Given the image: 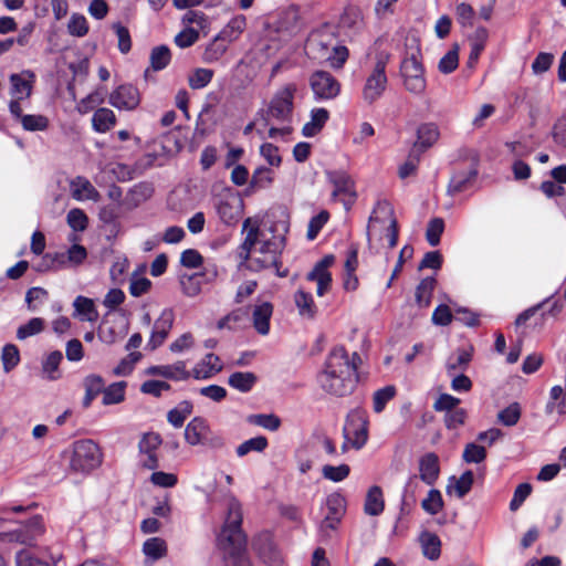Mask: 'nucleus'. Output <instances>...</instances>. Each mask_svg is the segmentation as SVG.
Wrapping results in <instances>:
<instances>
[{
  "label": "nucleus",
  "mask_w": 566,
  "mask_h": 566,
  "mask_svg": "<svg viewBox=\"0 0 566 566\" xmlns=\"http://www.w3.org/2000/svg\"><path fill=\"white\" fill-rule=\"evenodd\" d=\"M295 92V85L287 84L273 94L265 107L258 111L259 123L263 126L261 128L263 135L284 142L291 138L294 130L292 120Z\"/></svg>",
  "instance_id": "obj_1"
},
{
  "label": "nucleus",
  "mask_w": 566,
  "mask_h": 566,
  "mask_svg": "<svg viewBox=\"0 0 566 566\" xmlns=\"http://www.w3.org/2000/svg\"><path fill=\"white\" fill-rule=\"evenodd\" d=\"M241 504L232 499L228 505V516L219 535V542L233 559L232 566H252L251 560L245 555L247 536L241 528Z\"/></svg>",
  "instance_id": "obj_2"
},
{
  "label": "nucleus",
  "mask_w": 566,
  "mask_h": 566,
  "mask_svg": "<svg viewBox=\"0 0 566 566\" xmlns=\"http://www.w3.org/2000/svg\"><path fill=\"white\" fill-rule=\"evenodd\" d=\"M103 461V453L97 443L91 439L73 442L70 468L74 472L90 473L97 469Z\"/></svg>",
  "instance_id": "obj_3"
},
{
  "label": "nucleus",
  "mask_w": 566,
  "mask_h": 566,
  "mask_svg": "<svg viewBox=\"0 0 566 566\" xmlns=\"http://www.w3.org/2000/svg\"><path fill=\"white\" fill-rule=\"evenodd\" d=\"M400 75L408 92L415 95L424 93L427 81L419 45L408 56L402 59L400 63Z\"/></svg>",
  "instance_id": "obj_4"
},
{
  "label": "nucleus",
  "mask_w": 566,
  "mask_h": 566,
  "mask_svg": "<svg viewBox=\"0 0 566 566\" xmlns=\"http://www.w3.org/2000/svg\"><path fill=\"white\" fill-rule=\"evenodd\" d=\"M376 62L373 72L367 77L364 86V98L368 103H374L385 92L388 83L386 67L390 59L387 52H379L376 54Z\"/></svg>",
  "instance_id": "obj_5"
},
{
  "label": "nucleus",
  "mask_w": 566,
  "mask_h": 566,
  "mask_svg": "<svg viewBox=\"0 0 566 566\" xmlns=\"http://www.w3.org/2000/svg\"><path fill=\"white\" fill-rule=\"evenodd\" d=\"M360 364L361 358L358 353H354L349 358L344 346H336L328 354L323 371L358 377L357 369Z\"/></svg>",
  "instance_id": "obj_6"
},
{
  "label": "nucleus",
  "mask_w": 566,
  "mask_h": 566,
  "mask_svg": "<svg viewBox=\"0 0 566 566\" xmlns=\"http://www.w3.org/2000/svg\"><path fill=\"white\" fill-rule=\"evenodd\" d=\"M310 86L316 102L331 101L340 93L339 81L328 71L316 70L310 76Z\"/></svg>",
  "instance_id": "obj_7"
},
{
  "label": "nucleus",
  "mask_w": 566,
  "mask_h": 566,
  "mask_svg": "<svg viewBox=\"0 0 566 566\" xmlns=\"http://www.w3.org/2000/svg\"><path fill=\"white\" fill-rule=\"evenodd\" d=\"M245 18L244 15H239L232 18L228 24L214 36L213 41L206 48V55L209 60L219 59L226 51V45L217 44L219 40L232 42L238 39V36L245 29Z\"/></svg>",
  "instance_id": "obj_8"
},
{
  "label": "nucleus",
  "mask_w": 566,
  "mask_h": 566,
  "mask_svg": "<svg viewBox=\"0 0 566 566\" xmlns=\"http://www.w3.org/2000/svg\"><path fill=\"white\" fill-rule=\"evenodd\" d=\"M44 533L43 520L40 515H35L28 520L17 530L0 533V541L3 543H20L32 545L33 542Z\"/></svg>",
  "instance_id": "obj_9"
},
{
  "label": "nucleus",
  "mask_w": 566,
  "mask_h": 566,
  "mask_svg": "<svg viewBox=\"0 0 566 566\" xmlns=\"http://www.w3.org/2000/svg\"><path fill=\"white\" fill-rule=\"evenodd\" d=\"M318 382L327 394L337 397H345L354 391L358 382V377L322 371L318 375Z\"/></svg>",
  "instance_id": "obj_10"
},
{
  "label": "nucleus",
  "mask_w": 566,
  "mask_h": 566,
  "mask_svg": "<svg viewBox=\"0 0 566 566\" xmlns=\"http://www.w3.org/2000/svg\"><path fill=\"white\" fill-rule=\"evenodd\" d=\"M327 513L319 524V532L329 536V531H335L346 512L345 499L339 493H332L326 497Z\"/></svg>",
  "instance_id": "obj_11"
},
{
  "label": "nucleus",
  "mask_w": 566,
  "mask_h": 566,
  "mask_svg": "<svg viewBox=\"0 0 566 566\" xmlns=\"http://www.w3.org/2000/svg\"><path fill=\"white\" fill-rule=\"evenodd\" d=\"M174 311L171 308H165L153 325V331L146 349L153 352L165 343L174 326Z\"/></svg>",
  "instance_id": "obj_12"
},
{
  "label": "nucleus",
  "mask_w": 566,
  "mask_h": 566,
  "mask_svg": "<svg viewBox=\"0 0 566 566\" xmlns=\"http://www.w3.org/2000/svg\"><path fill=\"white\" fill-rule=\"evenodd\" d=\"M469 160L471 161V166L468 171L455 172L451 177L447 189L448 195L454 196L469 190L473 186L479 174V155L476 153H470Z\"/></svg>",
  "instance_id": "obj_13"
},
{
  "label": "nucleus",
  "mask_w": 566,
  "mask_h": 566,
  "mask_svg": "<svg viewBox=\"0 0 566 566\" xmlns=\"http://www.w3.org/2000/svg\"><path fill=\"white\" fill-rule=\"evenodd\" d=\"M108 102L119 111H133L140 103V94L133 84H122L111 93Z\"/></svg>",
  "instance_id": "obj_14"
},
{
  "label": "nucleus",
  "mask_w": 566,
  "mask_h": 566,
  "mask_svg": "<svg viewBox=\"0 0 566 566\" xmlns=\"http://www.w3.org/2000/svg\"><path fill=\"white\" fill-rule=\"evenodd\" d=\"M285 247V237L280 235L277 239L276 247L273 248V254L255 256L251 259L250 269L252 271H262L269 268H275L276 275L280 277H285L289 274L287 270L281 271V253Z\"/></svg>",
  "instance_id": "obj_15"
},
{
  "label": "nucleus",
  "mask_w": 566,
  "mask_h": 566,
  "mask_svg": "<svg viewBox=\"0 0 566 566\" xmlns=\"http://www.w3.org/2000/svg\"><path fill=\"white\" fill-rule=\"evenodd\" d=\"M253 549L269 566H281L282 557L269 533L259 534L252 542Z\"/></svg>",
  "instance_id": "obj_16"
},
{
  "label": "nucleus",
  "mask_w": 566,
  "mask_h": 566,
  "mask_svg": "<svg viewBox=\"0 0 566 566\" xmlns=\"http://www.w3.org/2000/svg\"><path fill=\"white\" fill-rule=\"evenodd\" d=\"M329 181L334 185L335 189L333 191V196L336 197L338 195H344L348 197L344 199V205L348 208L354 203L356 199V192L354 190V181L352 178L344 171H332L328 172Z\"/></svg>",
  "instance_id": "obj_17"
},
{
  "label": "nucleus",
  "mask_w": 566,
  "mask_h": 566,
  "mask_svg": "<svg viewBox=\"0 0 566 566\" xmlns=\"http://www.w3.org/2000/svg\"><path fill=\"white\" fill-rule=\"evenodd\" d=\"M344 434L346 439H349L350 434L354 436L352 442L355 449H360L367 441V421L358 413L350 415L344 427Z\"/></svg>",
  "instance_id": "obj_18"
},
{
  "label": "nucleus",
  "mask_w": 566,
  "mask_h": 566,
  "mask_svg": "<svg viewBox=\"0 0 566 566\" xmlns=\"http://www.w3.org/2000/svg\"><path fill=\"white\" fill-rule=\"evenodd\" d=\"M432 144H412L406 160L398 168V176L406 179L416 175L421 157L428 151Z\"/></svg>",
  "instance_id": "obj_19"
},
{
  "label": "nucleus",
  "mask_w": 566,
  "mask_h": 566,
  "mask_svg": "<svg viewBox=\"0 0 566 566\" xmlns=\"http://www.w3.org/2000/svg\"><path fill=\"white\" fill-rule=\"evenodd\" d=\"M243 210V202L240 198L230 197L221 199L217 205V212L221 221L228 226L239 221Z\"/></svg>",
  "instance_id": "obj_20"
},
{
  "label": "nucleus",
  "mask_w": 566,
  "mask_h": 566,
  "mask_svg": "<svg viewBox=\"0 0 566 566\" xmlns=\"http://www.w3.org/2000/svg\"><path fill=\"white\" fill-rule=\"evenodd\" d=\"M440 474L439 457L428 452L419 459V475L424 484L432 486Z\"/></svg>",
  "instance_id": "obj_21"
},
{
  "label": "nucleus",
  "mask_w": 566,
  "mask_h": 566,
  "mask_svg": "<svg viewBox=\"0 0 566 566\" xmlns=\"http://www.w3.org/2000/svg\"><path fill=\"white\" fill-rule=\"evenodd\" d=\"M157 148L148 151L145 156V166H164L170 158L181 150V144H154Z\"/></svg>",
  "instance_id": "obj_22"
},
{
  "label": "nucleus",
  "mask_w": 566,
  "mask_h": 566,
  "mask_svg": "<svg viewBox=\"0 0 566 566\" xmlns=\"http://www.w3.org/2000/svg\"><path fill=\"white\" fill-rule=\"evenodd\" d=\"M146 373L171 380H187L190 377V371L186 370V364L182 360L172 365L150 366Z\"/></svg>",
  "instance_id": "obj_23"
},
{
  "label": "nucleus",
  "mask_w": 566,
  "mask_h": 566,
  "mask_svg": "<svg viewBox=\"0 0 566 566\" xmlns=\"http://www.w3.org/2000/svg\"><path fill=\"white\" fill-rule=\"evenodd\" d=\"M423 481L417 474L411 475L403 489L401 513H409L417 503L418 494L423 491Z\"/></svg>",
  "instance_id": "obj_24"
},
{
  "label": "nucleus",
  "mask_w": 566,
  "mask_h": 566,
  "mask_svg": "<svg viewBox=\"0 0 566 566\" xmlns=\"http://www.w3.org/2000/svg\"><path fill=\"white\" fill-rule=\"evenodd\" d=\"M222 370L219 356L209 353L190 373L196 379H208Z\"/></svg>",
  "instance_id": "obj_25"
},
{
  "label": "nucleus",
  "mask_w": 566,
  "mask_h": 566,
  "mask_svg": "<svg viewBox=\"0 0 566 566\" xmlns=\"http://www.w3.org/2000/svg\"><path fill=\"white\" fill-rule=\"evenodd\" d=\"M272 314L273 305L270 302H263L262 304L254 306L252 312L253 327L259 334H269Z\"/></svg>",
  "instance_id": "obj_26"
},
{
  "label": "nucleus",
  "mask_w": 566,
  "mask_h": 566,
  "mask_svg": "<svg viewBox=\"0 0 566 566\" xmlns=\"http://www.w3.org/2000/svg\"><path fill=\"white\" fill-rule=\"evenodd\" d=\"M209 423L205 418L195 417L185 429V440L190 446H201L205 436L209 429Z\"/></svg>",
  "instance_id": "obj_27"
},
{
  "label": "nucleus",
  "mask_w": 566,
  "mask_h": 566,
  "mask_svg": "<svg viewBox=\"0 0 566 566\" xmlns=\"http://www.w3.org/2000/svg\"><path fill=\"white\" fill-rule=\"evenodd\" d=\"M83 386L85 396L82 405L84 408H88L98 395L104 394L105 380L99 375L91 374L83 379Z\"/></svg>",
  "instance_id": "obj_28"
},
{
  "label": "nucleus",
  "mask_w": 566,
  "mask_h": 566,
  "mask_svg": "<svg viewBox=\"0 0 566 566\" xmlns=\"http://www.w3.org/2000/svg\"><path fill=\"white\" fill-rule=\"evenodd\" d=\"M328 118L329 113L326 108H313L311 111V120L305 123V125L302 128L303 136L307 138L314 137L322 130Z\"/></svg>",
  "instance_id": "obj_29"
},
{
  "label": "nucleus",
  "mask_w": 566,
  "mask_h": 566,
  "mask_svg": "<svg viewBox=\"0 0 566 566\" xmlns=\"http://www.w3.org/2000/svg\"><path fill=\"white\" fill-rule=\"evenodd\" d=\"M423 555L430 559L436 560L441 554V541L438 535L430 532H422L419 536Z\"/></svg>",
  "instance_id": "obj_30"
},
{
  "label": "nucleus",
  "mask_w": 566,
  "mask_h": 566,
  "mask_svg": "<svg viewBox=\"0 0 566 566\" xmlns=\"http://www.w3.org/2000/svg\"><path fill=\"white\" fill-rule=\"evenodd\" d=\"M294 303L298 310V314L302 317H306L308 319H313L315 317L317 307L311 293H307L303 290H297L294 294Z\"/></svg>",
  "instance_id": "obj_31"
},
{
  "label": "nucleus",
  "mask_w": 566,
  "mask_h": 566,
  "mask_svg": "<svg viewBox=\"0 0 566 566\" xmlns=\"http://www.w3.org/2000/svg\"><path fill=\"white\" fill-rule=\"evenodd\" d=\"M474 474L471 470H467L459 479L451 476L447 486V492L451 493L452 488L459 499L464 497L472 489Z\"/></svg>",
  "instance_id": "obj_32"
},
{
  "label": "nucleus",
  "mask_w": 566,
  "mask_h": 566,
  "mask_svg": "<svg viewBox=\"0 0 566 566\" xmlns=\"http://www.w3.org/2000/svg\"><path fill=\"white\" fill-rule=\"evenodd\" d=\"M256 381L258 376L252 371H235L228 378L229 386L241 392H249Z\"/></svg>",
  "instance_id": "obj_33"
},
{
  "label": "nucleus",
  "mask_w": 566,
  "mask_h": 566,
  "mask_svg": "<svg viewBox=\"0 0 566 566\" xmlns=\"http://www.w3.org/2000/svg\"><path fill=\"white\" fill-rule=\"evenodd\" d=\"M385 509L384 497H382V491L379 486L374 485L371 486L366 495L365 501V513L370 516H377L380 513H382Z\"/></svg>",
  "instance_id": "obj_34"
},
{
  "label": "nucleus",
  "mask_w": 566,
  "mask_h": 566,
  "mask_svg": "<svg viewBox=\"0 0 566 566\" xmlns=\"http://www.w3.org/2000/svg\"><path fill=\"white\" fill-rule=\"evenodd\" d=\"M274 172L269 167H259L254 170L247 191L252 193L260 189H265L272 185Z\"/></svg>",
  "instance_id": "obj_35"
},
{
  "label": "nucleus",
  "mask_w": 566,
  "mask_h": 566,
  "mask_svg": "<svg viewBox=\"0 0 566 566\" xmlns=\"http://www.w3.org/2000/svg\"><path fill=\"white\" fill-rule=\"evenodd\" d=\"M436 283L434 277L428 276L422 279L416 287V303L420 308H426L430 305Z\"/></svg>",
  "instance_id": "obj_36"
},
{
  "label": "nucleus",
  "mask_w": 566,
  "mask_h": 566,
  "mask_svg": "<svg viewBox=\"0 0 566 566\" xmlns=\"http://www.w3.org/2000/svg\"><path fill=\"white\" fill-rule=\"evenodd\" d=\"M150 67L154 72H159L166 69L171 61V52L168 45L160 44L150 51Z\"/></svg>",
  "instance_id": "obj_37"
},
{
  "label": "nucleus",
  "mask_w": 566,
  "mask_h": 566,
  "mask_svg": "<svg viewBox=\"0 0 566 566\" xmlns=\"http://www.w3.org/2000/svg\"><path fill=\"white\" fill-rule=\"evenodd\" d=\"M115 120L114 112L106 107L97 108L92 117L93 128L98 133L107 132L115 124Z\"/></svg>",
  "instance_id": "obj_38"
},
{
  "label": "nucleus",
  "mask_w": 566,
  "mask_h": 566,
  "mask_svg": "<svg viewBox=\"0 0 566 566\" xmlns=\"http://www.w3.org/2000/svg\"><path fill=\"white\" fill-rule=\"evenodd\" d=\"M472 359V348L470 350L459 348L455 354L451 355L446 364L449 374L455 370H465Z\"/></svg>",
  "instance_id": "obj_39"
},
{
  "label": "nucleus",
  "mask_w": 566,
  "mask_h": 566,
  "mask_svg": "<svg viewBox=\"0 0 566 566\" xmlns=\"http://www.w3.org/2000/svg\"><path fill=\"white\" fill-rule=\"evenodd\" d=\"M63 359V355L60 350H54L42 363V373L49 380H56L61 377L59 371V365Z\"/></svg>",
  "instance_id": "obj_40"
},
{
  "label": "nucleus",
  "mask_w": 566,
  "mask_h": 566,
  "mask_svg": "<svg viewBox=\"0 0 566 566\" xmlns=\"http://www.w3.org/2000/svg\"><path fill=\"white\" fill-rule=\"evenodd\" d=\"M126 381L113 382L109 386H105L103 394V405H116L125 399Z\"/></svg>",
  "instance_id": "obj_41"
},
{
  "label": "nucleus",
  "mask_w": 566,
  "mask_h": 566,
  "mask_svg": "<svg viewBox=\"0 0 566 566\" xmlns=\"http://www.w3.org/2000/svg\"><path fill=\"white\" fill-rule=\"evenodd\" d=\"M397 389L394 385H388L374 392L373 409L376 413H380L386 408L387 402L395 398Z\"/></svg>",
  "instance_id": "obj_42"
},
{
  "label": "nucleus",
  "mask_w": 566,
  "mask_h": 566,
  "mask_svg": "<svg viewBox=\"0 0 566 566\" xmlns=\"http://www.w3.org/2000/svg\"><path fill=\"white\" fill-rule=\"evenodd\" d=\"M268 444V439L264 436H258L239 444L235 452L238 457L242 458L252 451L263 452Z\"/></svg>",
  "instance_id": "obj_43"
},
{
  "label": "nucleus",
  "mask_w": 566,
  "mask_h": 566,
  "mask_svg": "<svg viewBox=\"0 0 566 566\" xmlns=\"http://www.w3.org/2000/svg\"><path fill=\"white\" fill-rule=\"evenodd\" d=\"M75 311L85 316L88 322H95L98 318V312L95 308L93 300L85 296H77L73 303Z\"/></svg>",
  "instance_id": "obj_44"
},
{
  "label": "nucleus",
  "mask_w": 566,
  "mask_h": 566,
  "mask_svg": "<svg viewBox=\"0 0 566 566\" xmlns=\"http://www.w3.org/2000/svg\"><path fill=\"white\" fill-rule=\"evenodd\" d=\"M213 70L198 67L188 77V84L192 90H201L206 87L213 77Z\"/></svg>",
  "instance_id": "obj_45"
},
{
  "label": "nucleus",
  "mask_w": 566,
  "mask_h": 566,
  "mask_svg": "<svg viewBox=\"0 0 566 566\" xmlns=\"http://www.w3.org/2000/svg\"><path fill=\"white\" fill-rule=\"evenodd\" d=\"M143 552L151 559H159L167 554L166 542L160 537L148 538L143 546Z\"/></svg>",
  "instance_id": "obj_46"
},
{
  "label": "nucleus",
  "mask_w": 566,
  "mask_h": 566,
  "mask_svg": "<svg viewBox=\"0 0 566 566\" xmlns=\"http://www.w3.org/2000/svg\"><path fill=\"white\" fill-rule=\"evenodd\" d=\"M443 505L441 492L437 489H431L427 497L421 501V507L430 515L438 514L443 509Z\"/></svg>",
  "instance_id": "obj_47"
},
{
  "label": "nucleus",
  "mask_w": 566,
  "mask_h": 566,
  "mask_svg": "<svg viewBox=\"0 0 566 566\" xmlns=\"http://www.w3.org/2000/svg\"><path fill=\"white\" fill-rule=\"evenodd\" d=\"M349 56V50L344 44H336L332 48L331 53L327 55L326 61L334 70H340L345 65Z\"/></svg>",
  "instance_id": "obj_48"
},
{
  "label": "nucleus",
  "mask_w": 566,
  "mask_h": 566,
  "mask_svg": "<svg viewBox=\"0 0 566 566\" xmlns=\"http://www.w3.org/2000/svg\"><path fill=\"white\" fill-rule=\"evenodd\" d=\"M459 66V45L449 50L439 61L438 69L442 74H450Z\"/></svg>",
  "instance_id": "obj_49"
},
{
  "label": "nucleus",
  "mask_w": 566,
  "mask_h": 566,
  "mask_svg": "<svg viewBox=\"0 0 566 566\" xmlns=\"http://www.w3.org/2000/svg\"><path fill=\"white\" fill-rule=\"evenodd\" d=\"M72 185L75 187L73 191L74 198H80L82 191L85 192V198L90 200L97 201L101 197L96 188L84 177H76Z\"/></svg>",
  "instance_id": "obj_50"
},
{
  "label": "nucleus",
  "mask_w": 566,
  "mask_h": 566,
  "mask_svg": "<svg viewBox=\"0 0 566 566\" xmlns=\"http://www.w3.org/2000/svg\"><path fill=\"white\" fill-rule=\"evenodd\" d=\"M1 360L6 373H10L20 363V352L18 347L13 344L4 345L1 353Z\"/></svg>",
  "instance_id": "obj_51"
},
{
  "label": "nucleus",
  "mask_w": 566,
  "mask_h": 566,
  "mask_svg": "<svg viewBox=\"0 0 566 566\" xmlns=\"http://www.w3.org/2000/svg\"><path fill=\"white\" fill-rule=\"evenodd\" d=\"M20 123L28 132L45 130L49 126L48 117L41 114H25Z\"/></svg>",
  "instance_id": "obj_52"
},
{
  "label": "nucleus",
  "mask_w": 566,
  "mask_h": 566,
  "mask_svg": "<svg viewBox=\"0 0 566 566\" xmlns=\"http://www.w3.org/2000/svg\"><path fill=\"white\" fill-rule=\"evenodd\" d=\"M248 422L255 424V426L263 427L270 431H276L281 426V419L273 413L250 415L248 417Z\"/></svg>",
  "instance_id": "obj_53"
},
{
  "label": "nucleus",
  "mask_w": 566,
  "mask_h": 566,
  "mask_svg": "<svg viewBox=\"0 0 566 566\" xmlns=\"http://www.w3.org/2000/svg\"><path fill=\"white\" fill-rule=\"evenodd\" d=\"M444 231V221L442 218H433L428 222L426 239L431 247L440 243L441 234Z\"/></svg>",
  "instance_id": "obj_54"
},
{
  "label": "nucleus",
  "mask_w": 566,
  "mask_h": 566,
  "mask_svg": "<svg viewBox=\"0 0 566 566\" xmlns=\"http://www.w3.org/2000/svg\"><path fill=\"white\" fill-rule=\"evenodd\" d=\"M67 31L73 36H85L88 32V23L86 18L83 14L73 13L67 23Z\"/></svg>",
  "instance_id": "obj_55"
},
{
  "label": "nucleus",
  "mask_w": 566,
  "mask_h": 566,
  "mask_svg": "<svg viewBox=\"0 0 566 566\" xmlns=\"http://www.w3.org/2000/svg\"><path fill=\"white\" fill-rule=\"evenodd\" d=\"M44 328V319L41 317H33L27 324L21 325L17 331V338L22 340L35 334H39Z\"/></svg>",
  "instance_id": "obj_56"
},
{
  "label": "nucleus",
  "mask_w": 566,
  "mask_h": 566,
  "mask_svg": "<svg viewBox=\"0 0 566 566\" xmlns=\"http://www.w3.org/2000/svg\"><path fill=\"white\" fill-rule=\"evenodd\" d=\"M12 94H19V98L29 97L32 90V81L25 80L22 74L13 73L10 75Z\"/></svg>",
  "instance_id": "obj_57"
},
{
  "label": "nucleus",
  "mask_w": 566,
  "mask_h": 566,
  "mask_svg": "<svg viewBox=\"0 0 566 566\" xmlns=\"http://www.w3.org/2000/svg\"><path fill=\"white\" fill-rule=\"evenodd\" d=\"M242 230L247 231V237L242 242L244 248H254L260 239V226L258 221H253L251 218H247L243 221Z\"/></svg>",
  "instance_id": "obj_58"
},
{
  "label": "nucleus",
  "mask_w": 566,
  "mask_h": 566,
  "mask_svg": "<svg viewBox=\"0 0 566 566\" xmlns=\"http://www.w3.org/2000/svg\"><path fill=\"white\" fill-rule=\"evenodd\" d=\"M350 473L348 464H340L337 467L326 464L322 469V474L325 479L333 482H340L345 480Z\"/></svg>",
  "instance_id": "obj_59"
},
{
  "label": "nucleus",
  "mask_w": 566,
  "mask_h": 566,
  "mask_svg": "<svg viewBox=\"0 0 566 566\" xmlns=\"http://www.w3.org/2000/svg\"><path fill=\"white\" fill-rule=\"evenodd\" d=\"M416 142H438L440 137L439 127L436 123H423L416 129Z\"/></svg>",
  "instance_id": "obj_60"
},
{
  "label": "nucleus",
  "mask_w": 566,
  "mask_h": 566,
  "mask_svg": "<svg viewBox=\"0 0 566 566\" xmlns=\"http://www.w3.org/2000/svg\"><path fill=\"white\" fill-rule=\"evenodd\" d=\"M163 443V439L157 432H147L138 443L140 453H156V450Z\"/></svg>",
  "instance_id": "obj_61"
},
{
  "label": "nucleus",
  "mask_w": 566,
  "mask_h": 566,
  "mask_svg": "<svg viewBox=\"0 0 566 566\" xmlns=\"http://www.w3.org/2000/svg\"><path fill=\"white\" fill-rule=\"evenodd\" d=\"M67 224L74 231H84L88 226V218L85 212L78 208L71 209L66 216Z\"/></svg>",
  "instance_id": "obj_62"
},
{
  "label": "nucleus",
  "mask_w": 566,
  "mask_h": 566,
  "mask_svg": "<svg viewBox=\"0 0 566 566\" xmlns=\"http://www.w3.org/2000/svg\"><path fill=\"white\" fill-rule=\"evenodd\" d=\"M328 219L329 213L326 210H322L318 214L311 218L307 227L306 238L311 241L314 240L318 235L325 223L328 221Z\"/></svg>",
  "instance_id": "obj_63"
},
{
  "label": "nucleus",
  "mask_w": 566,
  "mask_h": 566,
  "mask_svg": "<svg viewBox=\"0 0 566 566\" xmlns=\"http://www.w3.org/2000/svg\"><path fill=\"white\" fill-rule=\"evenodd\" d=\"M521 418V408L517 402L511 403L505 409L501 410L497 415V419L504 426L511 427L517 423Z\"/></svg>",
  "instance_id": "obj_64"
}]
</instances>
